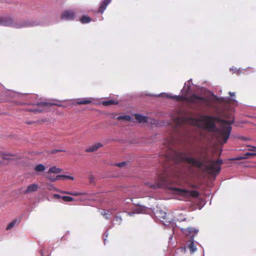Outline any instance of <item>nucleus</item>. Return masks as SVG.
I'll return each instance as SVG.
<instances>
[{
	"label": "nucleus",
	"instance_id": "obj_1",
	"mask_svg": "<svg viewBox=\"0 0 256 256\" xmlns=\"http://www.w3.org/2000/svg\"><path fill=\"white\" fill-rule=\"evenodd\" d=\"M42 24V22L38 20H22L14 18L11 16H6L0 17V26L22 28L32 27Z\"/></svg>",
	"mask_w": 256,
	"mask_h": 256
},
{
	"label": "nucleus",
	"instance_id": "obj_2",
	"mask_svg": "<svg viewBox=\"0 0 256 256\" xmlns=\"http://www.w3.org/2000/svg\"><path fill=\"white\" fill-rule=\"evenodd\" d=\"M189 164L198 165L205 173L215 178L220 170L223 161H187Z\"/></svg>",
	"mask_w": 256,
	"mask_h": 256
},
{
	"label": "nucleus",
	"instance_id": "obj_3",
	"mask_svg": "<svg viewBox=\"0 0 256 256\" xmlns=\"http://www.w3.org/2000/svg\"><path fill=\"white\" fill-rule=\"evenodd\" d=\"M189 100L192 105V108L195 110L202 111L204 108H208L211 106L208 98L195 94L190 97Z\"/></svg>",
	"mask_w": 256,
	"mask_h": 256
},
{
	"label": "nucleus",
	"instance_id": "obj_4",
	"mask_svg": "<svg viewBox=\"0 0 256 256\" xmlns=\"http://www.w3.org/2000/svg\"><path fill=\"white\" fill-rule=\"evenodd\" d=\"M192 92V89L190 88V86L188 82H186L184 83V86L183 88L181 90L180 92L184 94L183 95H172L171 94H168L166 92H161L158 94H146V95L147 96H154V97H164L166 98H168L170 99L176 100H179L180 98L184 99L186 98L187 95L190 94Z\"/></svg>",
	"mask_w": 256,
	"mask_h": 256
},
{
	"label": "nucleus",
	"instance_id": "obj_5",
	"mask_svg": "<svg viewBox=\"0 0 256 256\" xmlns=\"http://www.w3.org/2000/svg\"><path fill=\"white\" fill-rule=\"evenodd\" d=\"M164 162H165V164H162L164 167V174L158 178L160 184L154 185H150V187L156 189L159 188L162 186H168L172 183L171 180H170V176L168 174L169 171L171 170V168H169L168 167L166 168V166L168 164V161Z\"/></svg>",
	"mask_w": 256,
	"mask_h": 256
},
{
	"label": "nucleus",
	"instance_id": "obj_6",
	"mask_svg": "<svg viewBox=\"0 0 256 256\" xmlns=\"http://www.w3.org/2000/svg\"><path fill=\"white\" fill-rule=\"evenodd\" d=\"M223 122L226 125V127L220 130L218 138L220 143L225 144L230 134L232 129L231 125L234 124V120H223Z\"/></svg>",
	"mask_w": 256,
	"mask_h": 256
},
{
	"label": "nucleus",
	"instance_id": "obj_7",
	"mask_svg": "<svg viewBox=\"0 0 256 256\" xmlns=\"http://www.w3.org/2000/svg\"><path fill=\"white\" fill-rule=\"evenodd\" d=\"M218 119V118L214 116L202 115L200 121L206 123L210 130L220 132V130L217 128L216 122Z\"/></svg>",
	"mask_w": 256,
	"mask_h": 256
},
{
	"label": "nucleus",
	"instance_id": "obj_8",
	"mask_svg": "<svg viewBox=\"0 0 256 256\" xmlns=\"http://www.w3.org/2000/svg\"><path fill=\"white\" fill-rule=\"evenodd\" d=\"M169 188L175 191L177 194L185 197L192 196L195 198H197L199 195L198 192L194 190H188L184 188L171 187Z\"/></svg>",
	"mask_w": 256,
	"mask_h": 256
},
{
	"label": "nucleus",
	"instance_id": "obj_9",
	"mask_svg": "<svg viewBox=\"0 0 256 256\" xmlns=\"http://www.w3.org/2000/svg\"><path fill=\"white\" fill-rule=\"evenodd\" d=\"M76 18V12L73 10H66L60 14V19L65 21H72Z\"/></svg>",
	"mask_w": 256,
	"mask_h": 256
},
{
	"label": "nucleus",
	"instance_id": "obj_10",
	"mask_svg": "<svg viewBox=\"0 0 256 256\" xmlns=\"http://www.w3.org/2000/svg\"><path fill=\"white\" fill-rule=\"evenodd\" d=\"M251 150L254 152H246L242 156L228 158L226 160H242L243 159L256 158V146H252Z\"/></svg>",
	"mask_w": 256,
	"mask_h": 256
},
{
	"label": "nucleus",
	"instance_id": "obj_11",
	"mask_svg": "<svg viewBox=\"0 0 256 256\" xmlns=\"http://www.w3.org/2000/svg\"><path fill=\"white\" fill-rule=\"evenodd\" d=\"M22 158L16 154L6 153L4 154L0 152V160H20Z\"/></svg>",
	"mask_w": 256,
	"mask_h": 256
},
{
	"label": "nucleus",
	"instance_id": "obj_12",
	"mask_svg": "<svg viewBox=\"0 0 256 256\" xmlns=\"http://www.w3.org/2000/svg\"><path fill=\"white\" fill-rule=\"evenodd\" d=\"M38 189V186L36 184H32L28 186L25 190H20V193L23 194H28L36 192Z\"/></svg>",
	"mask_w": 256,
	"mask_h": 256
},
{
	"label": "nucleus",
	"instance_id": "obj_13",
	"mask_svg": "<svg viewBox=\"0 0 256 256\" xmlns=\"http://www.w3.org/2000/svg\"><path fill=\"white\" fill-rule=\"evenodd\" d=\"M183 232L185 233L187 236H189L190 239H194V237L198 232V230L194 228H188L184 229Z\"/></svg>",
	"mask_w": 256,
	"mask_h": 256
},
{
	"label": "nucleus",
	"instance_id": "obj_14",
	"mask_svg": "<svg viewBox=\"0 0 256 256\" xmlns=\"http://www.w3.org/2000/svg\"><path fill=\"white\" fill-rule=\"evenodd\" d=\"M38 106L50 107L52 106H57L60 107L65 108L66 105L59 103L48 102H38L37 104Z\"/></svg>",
	"mask_w": 256,
	"mask_h": 256
},
{
	"label": "nucleus",
	"instance_id": "obj_15",
	"mask_svg": "<svg viewBox=\"0 0 256 256\" xmlns=\"http://www.w3.org/2000/svg\"><path fill=\"white\" fill-rule=\"evenodd\" d=\"M134 118L136 122L140 123H145L148 122V118L144 115L139 114H134Z\"/></svg>",
	"mask_w": 256,
	"mask_h": 256
},
{
	"label": "nucleus",
	"instance_id": "obj_16",
	"mask_svg": "<svg viewBox=\"0 0 256 256\" xmlns=\"http://www.w3.org/2000/svg\"><path fill=\"white\" fill-rule=\"evenodd\" d=\"M103 146V145L100 143H96L94 144V145L90 146H88L86 149V152H94L96 150H97L98 148H102Z\"/></svg>",
	"mask_w": 256,
	"mask_h": 256
},
{
	"label": "nucleus",
	"instance_id": "obj_17",
	"mask_svg": "<svg viewBox=\"0 0 256 256\" xmlns=\"http://www.w3.org/2000/svg\"><path fill=\"white\" fill-rule=\"evenodd\" d=\"M111 1L112 0H103L100 4L98 9L99 12L102 14Z\"/></svg>",
	"mask_w": 256,
	"mask_h": 256
},
{
	"label": "nucleus",
	"instance_id": "obj_18",
	"mask_svg": "<svg viewBox=\"0 0 256 256\" xmlns=\"http://www.w3.org/2000/svg\"><path fill=\"white\" fill-rule=\"evenodd\" d=\"M91 98L89 99L78 98L76 100L77 104H87L92 103Z\"/></svg>",
	"mask_w": 256,
	"mask_h": 256
},
{
	"label": "nucleus",
	"instance_id": "obj_19",
	"mask_svg": "<svg viewBox=\"0 0 256 256\" xmlns=\"http://www.w3.org/2000/svg\"><path fill=\"white\" fill-rule=\"evenodd\" d=\"M188 247L190 249L191 253H194L196 250V248L194 244V239H190Z\"/></svg>",
	"mask_w": 256,
	"mask_h": 256
},
{
	"label": "nucleus",
	"instance_id": "obj_20",
	"mask_svg": "<svg viewBox=\"0 0 256 256\" xmlns=\"http://www.w3.org/2000/svg\"><path fill=\"white\" fill-rule=\"evenodd\" d=\"M92 20V18L86 14L82 15L80 20V22L83 24L90 23Z\"/></svg>",
	"mask_w": 256,
	"mask_h": 256
},
{
	"label": "nucleus",
	"instance_id": "obj_21",
	"mask_svg": "<svg viewBox=\"0 0 256 256\" xmlns=\"http://www.w3.org/2000/svg\"><path fill=\"white\" fill-rule=\"evenodd\" d=\"M157 216L160 217V218L166 220V222H170V220L168 218L167 214L162 210L158 211L156 212Z\"/></svg>",
	"mask_w": 256,
	"mask_h": 256
},
{
	"label": "nucleus",
	"instance_id": "obj_22",
	"mask_svg": "<svg viewBox=\"0 0 256 256\" xmlns=\"http://www.w3.org/2000/svg\"><path fill=\"white\" fill-rule=\"evenodd\" d=\"M38 102H37L36 104L37 106V108H32L30 109L29 110L30 112H34V113L38 114V113H42L44 112V110H45V108H47L48 107H42V106H38L37 104Z\"/></svg>",
	"mask_w": 256,
	"mask_h": 256
},
{
	"label": "nucleus",
	"instance_id": "obj_23",
	"mask_svg": "<svg viewBox=\"0 0 256 256\" xmlns=\"http://www.w3.org/2000/svg\"><path fill=\"white\" fill-rule=\"evenodd\" d=\"M20 222V220L14 219L12 220L10 223L8 225L6 230H11L15 225L18 224Z\"/></svg>",
	"mask_w": 256,
	"mask_h": 256
},
{
	"label": "nucleus",
	"instance_id": "obj_24",
	"mask_svg": "<svg viewBox=\"0 0 256 256\" xmlns=\"http://www.w3.org/2000/svg\"><path fill=\"white\" fill-rule=\"evenodd\" d=\"M59 192L62 194H68L70 195H72L74 196H78L82 194V193L78 192H72L69 191H65V190H58Z\"/></svg>",
	"mask_w": 256,
	"mask_h": 256
},
{
	"label": "nucleus",
	"instance_id": "obj_25",
	"mask_svg": "<svg viewBox=\"0 0 256 256\" xmlns=\"http://www.w3.org/2000/svg\"><path fill=\"white\" fill-rule=\"evenodd\" d=\"M248 69L252 70L251 72H256V70L254 68L248 67L246 68L242 69V70H241L240 68H238V69L236 68V73L238 75H240L241 74L244 73V71H246Z\"/></svg>",
	"mask_w": 256,
	"mask_h": 256
},
{
	"label": "nucleus",
	"instance_id": "obj_26",
	"mask_svg": "<svg viewBox=\"0 0 256 256\" xmlns=\"http://www.w3.org/2000/svg\"><path fill=\"white\" fill-rule=\"evenodd\" d=\"M116 118L119 120L130 121L132 117L130 115H122L118 116Z\"/></svg>",
	"mask_w": 256,
	"mask_h": 256
},
{
	"label": "nucleus",
	"instance_id": "obj_27",
	"mask_svg": "<svg viewBox=\"0 0 256 256\" xmlns=\"http://www.w3.org/2000/svg\"><path fill=\"white\" fill-rule=\"evenodd\" d=\"M62 170L56 166H52L49 168L48 172L58 174L62 172Z\"/></svg>",
	"mask_w": 256,
	"mask_h": 256
},
{
	"label": "nucleus",
	"instance_id": "obj_28",
	"mask_svg": "<svg viewBox=\"0 0 256 256\" xmlns=\"http://www.w3.org/2000/svg\"><path fill=\"white\" fill-rule=\"evenodd\" d=\"M102 104L104 106H108L110 105L118 104V102L113 100H108L104 101Z\"/></svg>",
	"mask_w": 256,
	"mask_h": 256
},
{
	"label": "nucleus",
	"instance_id": "obj_29",
	"mask_svg": "<svg viewBox=\"0 0 256 256\" xmlns=\"http://www.w3.org/2000/svg\"><path fill=\"white\" fill-rule=\"evenodd\" d=\"M45 170V166L42 164H39L34 168V170L38 172H44Z\"/></svg>",
	"mask_w": 256,
	"mask_h": 256
},
{
	"label": "nucleus",
	"instance_id": "obj_30",
	"mask_svg": "<svg viewBox=\"0 0 256 256\" xmlns=\"http://www.w3.org/2000/svg\"><path fill=\"white\" fill-rule=\"evenodd\" d=\"M65 152V150H62V149H56L54 148L51 150H48L46 152V153L48 154H55L58 152Z\"/></svg>",
	"mask_w": 256,
	"mask_h": 256
},
{
	"label": "nucleus",
	"instance_id": "obj_31",
	"mask_svg": "<svg viewBox=\"0 0 256 256\" xmlns=\"http://www.w3.org/2000/svg\"><path fill=\"white\" fill-rule=\"evenodd\" d=\"M58 180H60L62 178L64 180V179H68V180H74V177L69 176H66V175H58Z\"/></svg>",
	"mask_w": 256,
	"mask_h": 256
},
{
	"label": "nucleus",
	"instance_id": "obj_32",
	"mask_svg": "<svg viewBox=\"0 0 256 256\" xmlns=\"http://www.w3.org/2000/svg\"><path fill=\"white\" fill-rule=\"evenodd\" d=\"M45 177L48 180H49L50 182H52L58 180V176H50L48 174H46V175H45Z\"/></svg>",
	"mask_w": 256,
	"mask_h": 256
},
{
	"label": "nucleus",
	"instance_id": "obj_33",
	"mask_svg": "<svg viewBox=\"0 0 256 256\" xmlns=\"http://www.w3.org/2000/svg\"><path fill=\"white\" fill-rule=\"evenodd\" d=\"M62 198L64 202H72L74 200L72 197L69 196H62Z\"/></svg>",
	"mask_w": 256,
	"mask_h": 256
},
{
	"label": "nucleus",
	"instance_id": "obj_34",
	"mask_svg": "<svg viewBox=\"0 0 256 256\" xmlns=\"http://www.w3.org/2000/svg\"><path fill=\"white\" fill-rule=\"evenodd\" d=\"M166 160H176V159L167 158ZM177 160H178V159H177ZM178 160H202L201 159H196V158H186L185 159H178ZM206 160H211L207 159ZM216 160H222V159H216Z\"/></svg>",
	"mask_w": 256,
	"mask_h": 256
},
{
	"label": "nucleus",
	"instance_id": "obj_35",
	"mask_svg": "<svg viewBox=\"0 0 256 256\" xmlns=\"http://www.w3.org/2000/svg\"><path fill=\"white\" fill-rule=\"evenodd\" d=\"M115 220L118 222V224H120L122 221V218L121 216H116L115 218Z\"/></svg>",
	"mask_w": 256,
	"mask_h": 256
},
{
	"label": "nucleus",
	"instance_id": "obj_36",
	"mask_svg": "<svg viewBox=\"0 0 256 256\" xmlns=\"http://www.w3.org/2000/svg\"><path fill=\"white\" fill-rule=\"evenodd\" d=\"M116 165L118 167H123L126 165V162H123L120 163L116 164Z\"/></svg>",
	"mask_w": 256,
	"mask_h": 256
},
{
	"label": "nucleus",
	"instance_id": "obj_37",
	"mask_svg": "<svg viewBox=\"0 0 256 256\" xmlns=\"http://www.w3.org/2000/svg\"><path fill=\"white\" fill-rule=\"evenodd\" d=\"M102 214L103 216H105L106 218H108V214H107L104 210L103 212H102Z\"/></svg>",
	"mask_w": 256,
	"mask_h": 256
},
{
	"label": "nucleus",
	"instance_id": "obj_38",
	"mask_svg": "<svg viewBox=\"0 0 256 256\" xmlns=\"http://www.w3.org/2000/svg\"><path fill=\"white\" fill-rule=\"evenodd\" d=\"M62 196H60V195H59L58 194H54V198H62Z\"/></svg>",
	"mask_w": 256,
	"mask_h": 256
},
{
	"label": "nucleus",
	"instance_id": "obj_39",
	"mask_svg": "<svg viewBox=\"0 0 256 256\" xmlns=\"http://www.w3.org/2000/svg\"><path fill=\"white\" fill-rule=\"evenodd\" d=\"M236 68L232 66L230 68V71H233L234 72H236Z\"/></svg>",
	"mask_w": 256,
	"mask_h": 256
},
{
	"label": "nucleus",
	"instance_id": "obj_40",
	"mask_svg": "<svg viewBox=\"0 0 256 256\" xmlns=\"http://www.w3.org/2000/svg\"><path fill=\"white\" fill-rule=\"evenodd\" d=\"M26 123L28 124H32L35 123V122H34V121H26Z\"/></svg>",
	"mask_w": 256,
	"mask_h": 256
},
{
	"label": "nucleus",
	"instance_id": "obj_41",
	"mask_svg": "<svg viewBox=\"0 0 256 256\" xmlns=\"http://www.w3.org/2000/svg\"><path fill=\"white\" fill-rule=\"evenodd\" d=\"M231 100L234 102L236 106L238 105V102L234 98H231Z\"/></svg>",
	"mask_w": 256,
	"mask_h": 256
},
{
	"label": "nucleus",
	"instance_id": "obj_42",
	"mask_svg": "<svg viewBox=\"0 0 256 256\" xmlns=\"http://www.w3.org/2000/svg\"><path fill=\"white\" fill-rule=\"evenodd\" d=\"M229 94L231 96H235V93L234 92H228Z\"/></svg>",
	"mask_w": 256,
	"mask_h": 256
},
{
	"label": "nucleus",
	"instance_id": "obj_43",
	"mask_svg": "<svg viewBox=\"0 0 256 256\" xmlns=\"http://www.w3.org/2000/svg\"><path fill=\"white\" fill-rule=\"evenodd\" d=\"M192 78H190L186 82H188V84H190H190H193L192 83Z\"/></svg>",
	"mask_w": 256,
	"mask_h": 256
},
{
	"label": "nucleus",
	"instance_id": "obj_44",
	"mask_svg": "<svg viewBox=\"0 0 256 256\" xmlns=\"http://www.w3.org/2000/svg\"><path fill=\"white\" fill-rule=\"evenodd\" d=\"M212 95L214 96V98H218L217 96H216V95L214 94V93H212Z\"/></svg>",
	"mask_w": 256,
	"mask_h": 256
},
{
	"label": "nucleus",
	"instance_id": "obj_45",
	"mask_svg": "<svg viewBox=\"0 0 256 256\" xmlns=\"http://www.w3.org/2000/svg\"><path fill=\"white\" fill-rule=\"evenodd\" d=\"M22 96H28V94H22Z\"/></svg>",
	"mask_w": 256,
	"mask_h": 256
},
{
	"label": "nucleus",
	"instance_id": "obj_46",
	"mask_svg": "<svg viewBox=\"0 0 256 256\" xmlns=\"http://www.w3.org/2000/svg\"><path fill=\"white\" fill-rule=\"evenodd\" d=\"M242 140H246V138H244V137H242Z\"/></svg>",
	"mask_w": 256,
	"mask_h": 256
},
{
	"label": "nucleus",
	"instance_id": "obj_47",
	"mask_svg": "<svg viewBox=\"0 0 256 256\" xmlns=\"http://www.w3.org/2000/svg\"><path fill=\"white\" fill-rule=\"evenodd\" d=\"M32 96V97H34H34H36V96H35V95H31V96Z\"/></svg>",
	"mask_w": 256,
	"mask_h": 256
},
{
	"label": "nucleus",
	"instance_id": "obj_48",
	"mask_svg": "<svg viewBox=\"0 0 256 256\" xmlns=\"http://www.w3.org/2000/svg\"><path fill=\"white\" fill-rule=\"evenodd\" d=\"M70 104L74 105V102H71V103Z\"/></svg>",
	"mask_w": 256,
	"mask_h": 256
},
{
	"label": "nucleus",
	"instance_id": "obj_49",
	"mask_svg": "<svg viewBox=\"0 0 256 256\" xmlns=\"http://www.w3.org/2000/svg\"><path fill=\"white\" fill-rule=\"evenodd\" d=\"M68 100H63L62 102H66V101H68Z\"/></svg>",
	"mask_w": 256,
	"mask_h": 256
}]
</instances>
